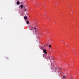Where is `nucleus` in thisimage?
I'll list each match as a JSON object with an SVG mask.
<instances>
[{
  "mask_svg": "<svg viewBox=\"0 0 79 79\" xmlns=\"http://www.w3.org/2000/svg\"><path fill=\"white\" fill-rule=\"evenodd\" d=\"M37 4V3H36V4Z\"/></svg>",
  "mask_w": 79,
  "mask_h": 79,
  "instance_id": "6ab92c4d",
  "label": "nucleus"
},
{
  "mask_svg": "<svg viewBox=\"0 0 79 79\" xmlns=\"http://www.w3.org/2000/svg\"><path fill=\"white\" fill-rule=\"evenodd\" d=\"M24 11H26V9H25V10Z\"/></svg>",
  "mask_w": 79,
  "mask_h": 79,
  "instance_id": "dca6fc26",
  "label": "nucleus"
},
{
  "mask_svg": "<svg viewBox=\"0 0 79 79\" xmlns=\"http://www.w3.org/2000/svg\"><path fill=\"white\" fill-rule=\"evenodd\" d=\"M63 78H64V79H66V76H63Z\"/></svg>",
  "mask_w": 79,
  "mask_h": 79,
  "instance_id": "9d476101",
  "label": "nucleus"
},
{
  "mask_svg": "<svg viewBox=\"0 0 79 79\" xmlns=\"http://www.w3.org/2000/svg\"><path fill=\"white\" fill-rule=\"evenodd\" d=\"M46 51L47 50H46L45 49H44L43 50V52L45 54H47V52Z\"/></svg>",
  "mask_w": 79,
  "mask_h": 79,
  "instance_id": "f257e3e1",
  "label": "nucleus"
},
{
  "mask_svg": "<svg viewBox=\"0 0 79 79\" xmlns=\"http://www.w3.org/2000/svg\"><path fill=\"white\" fill-rule=\"evenodd\" d=\"M20 3V2H19V1H18L17 2V4L18 5H19V4Z\"/></svg>",
  "mask_w": 79,
  "mask_h": 79,
  "instance_id": "0eeeda50",
  "label": "nucleus"
},
{
  "mask_svg": "<svg viewBox=\"0 0 79 79\" xmlns=\"http://www.w3.org/2000/svg\"><path fill=\"white\" fill-rule=\"evenodd\" d=\"M34 29H35V30H36V29H37V28H34Z\"/></svg>",
  "mask_w": 79,
  "mask_h": 79,
  "instance_id": "4468645a",
  "label": "nucleus"
},
{
  "mask_svg": "<svg viewBox=\"0 0 79 79\" xmlns=\"http://www.w3.org/2000/svg\"><path fill=\"white\" fill-rule=\"evenodd\" d=\"M35 32L37 35H38L39 34V32L37 30V31H35Z\"/></svg>",
  "mask_w": 79,
  "mask_h": 79,
  "instance_id": "7ed1b4c3",
  "label": "nucleus"
},
{
  "mask_svg": "<svg viewBox=\"0 0 79 79\" xmlns=\"http://www.w3.org/2000/svg\"><path fill=\"white\" fill-rule=\"evenodd\" d=\"M61 42H63V41H61Z\"/></svg>",
  "mask_w": 79,
  "mask_h": 79,
  "instance_id": "aec40b11",
  "label": "nucleus"
},
{
  "mask_svg": "<svg viewBox=\"0 0 79 79\" xmlns=\"http://www.w3.org/2000/svg\"><path fill=\"white\" fill-rule=\"evenodd\" d=\"M53 69V70H55V69H56V67H53L52 68Z\"/></svg>",
  "mask_w": 79,
  "mask_h": 79,
  "instance_id": "1a4fd4ad",
  "label": "nucleus"
},
{
  "mask_svg": "<svg viewBox=\"0 0 79 79\" xmlns=\"http://www.w3.org/2000/svg\"><path fill=\"white\" fill-rule=\"evenodd\" d=\"M44 18H46L47 17V16L46 15H44Z\"/></svg>",
  "mask_w": 79,
  "mask_h": 79,
  "instance_id": "f8f14e48",
  "label": "nucleus"
},
{
  "mask_svg": "<svg viewBox=\"0 0 79 79\" xmlns=\"http://www.w3.org/2000/svg\"><path fill=\"white\" fill-rule=\"evenodd\" d=\"M6 59H8V58H6Z\"/></svg>",
  "mask_w": 79,
  "mask_h": 79,
  "instance_id": "a211bd4d",
  "label": "nucleus"
},
{
  "mask_svg": "<svg viewBox=\"0 0 79 79\" xmlns=\"http://www.w3.org/2000/svg\"><path fill=\"white\" fill-rule=\"evenodd\" d=\"M24 19H25V20H26V19H27V16H25L24 17Z\"/></svg>",
  "mask_w": 79,
  "mask_h": 79,
  "instance_id": "423d86ee",
  "label": "nucleus"
},
{
  "mask_svg": "<svg viewBox=\"0 0 79 79\" xmlns=\"http://www.w3.org/2000/svg\"><path fill=\"white\" fill-rule=\"evenodd\" d=\"M50 56H47V58H46V59H50L51 60V57Z\"/></svg>",
  "mask_w": 79,
  "mask_h": 79,
  "instance_id": "f03ea898",
  "label": "nucleus"
},
{
  "mask_svg": "<svg viewBox=\"0 0 79 79\" xmlns=\"http://www.w3.org/2000/svg\"><path fill=\"white\" fill-rule=\"evenodd\" d=\"M43 57H44V54H43Z\"/></svg>",
  "mask_w": 79,
  "mask_h": 79,
  "instance_id": "2eb2a0df",
  "label": "nucleus"
},
{
  "mask_svg": "<svg viewBox=\"0 0 79 79\" xmlns=\"http://www.w3.org/2000/svg\"><path fill=\"white\" fill-rule=\"evenodd\" d=\"M29 21H27V24H29Z\"/></svg>",
  "mask_w": 79,
  "mask_h": 79,
  "instance_id": "9b49d317",
  "label": "nucleus"
},
{
  "mask_svg": "<svg viewBox=\"0 0 79 79\" xmlns=\"http://www.w3.org/2000/svg\"><path fill=\"white\" fill-rule=\"evenodd\" d=\"M73 13V12L72 11L71 12V13Z\"/></svg>",
  "mask_w": 79,
  "mask_h": 79,
  "instance_id": "f3484780",
  "label": "nucleus"
},
{
  "mask_svg": "<svg viewBox=\"0 0 79 79\" xmlns=\"http://www.w3.org/2000/svg\"><path fill=\"white\" fill-rule=\"evenodd\" d=\"M62 70H63V69H62V68H60V70H58V73L60 72V71H62Z\"/></svg>",
  "mask_w": 79,
  "mask_h": 79,
  "instance_id": "20e7f679",
  "label": "nucleus"
},
{
  "mask_svg": "<svg viewBox=\"0 0 79 79\" xmlns=\"http://www.w3.org/2000/svg\"><path fill=\"white\" fill-rule=\"evenodd\" d=\"M20 7H21V8H23V5H20Z\"/></svg>",
  "mask_w": 79,
  "mask_h": 79,
  "instance_id": "6e6552de",
  "label": "nucleus"
},
{
  "mask_svg": "<svg viewBox=\"0 0 79 79\" xmlns=\"http://www.w3.org/2000/svg\"><path fill=\"white\" fill-rule=\"evenodd\" d=\"M30 29L31 31H32L33 29V27H31L30 28Z\"/></svg>",
  "mask_w": 79,
  "mask_h": 79,
  "instance_id": "39448f33",
  "label": "nucleus"
},
{
  "mask_svg": "<svg viewBox=\"0 0 79 79\" xmlns=\"http://www.w3.org/2000/svg\"><path fill=\"white\" fill-rule=\"evenodd\" d=\"M49 47H50V48H51L52 47V46H51V45H49Z\"/></svg>",
  "mask_w": 79,
  "mask_h": 79,
  "instance_id": "ddd939ff",
  "label": "nucleus"
}]
</instances>
